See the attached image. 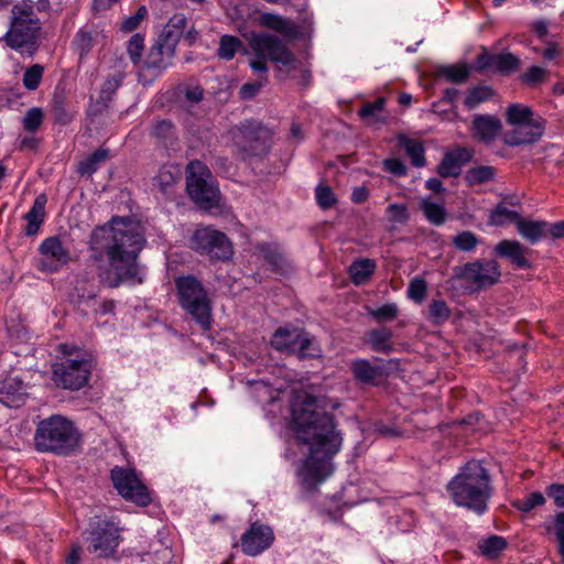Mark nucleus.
I'll list each match as a JSON object with an SVG mask.
<instances>
[{
  "label": "nucleus",
  "instance_id": "obj_1",
  "mask_svg": "<svg viewBox=\"0 0 564 564\" xmlns=\"http://www.w3.org/2000/svg\"><path fill=\"white\" fill-rule=\"evenodd\" d=\"M316 397L303 393L292 404V427L297 441L308 446V455L301 469L302 485L315 490L333 471L332 458L339 452L341 436L334 416L319 410Z\"/></svg>",
  "mask_w": 564,
  "mask_h": 564
},
{
  "label": "nucleus",
  "instance_id": "obj_2",
  "mask_svg": "<svg viewBox=\"0 0 564 564\" xmlns=\"http://www.w3.org/2000/svg\"><path fill=\"white\" fill-rule=\"evenodd\" d=\"M144 245L142 226L130 217H112L108 224L95 228L90 236L91 258L108 263L99 272L100 283L111 289L123 282L143 283L138 258Z\"/></svg>",
  "mask_w": 564,
  "mask_h": 564
},
{
  "label": "nucleus",
  "instance_id": "obj_3",
  "mask_svg": "<svg viewBox=\"0 0 564 564\" xmlns=\"http://www.w3.org/2000/svg\"><path fill=\"white\" fill-rule=\"evenodd\" d=\"M446 489L456 506L482 514L492 495L490 474L481 462L471 459L459 468Z\"/></svg>",
  "mask_w": 564,
  "mask_h": 564
},
{
  "label": "nucleus",
  "instance_id": "obj_4",
  "mask_svg": "<svg viewBox=\"0 0 564 564\" xmlns=\"http://www.w3.org/2000/svg\"><path fill=\"white\" fill-rule=\"evenodd\" d=\"M186 23L187 19L183 13H176L170 18L140 65L138 70L140 83L152 84L172 66Z\"/></svg>",
  "mask_w": 564,
  "mask_h": 564
},
{
  "label": "nucleus",
  "instance_id": "obj_5",
  "mask_svg": "<svg viewBox=\"0 0 564 564\" xmlns=\"http://www.w3.org/2000/svg\"><path fill=\"white\" fill-rule=\"evenodd\" d=\"M80 437L78 429L70 420L62 415H51L37 423L34 446L41 453L67 456L79 446Z\"/></svg>",
  "mask_w": 564,
  "mask_h": 564
},
{
  "label": "nucleus",
  "instance_id": "obj_6",
  "mask_svg": "<svg viewBox=\"0 0 564 564\" xmlns=\"http://www.w3.org/2000/svg\"><path fill=\"white\" fill-rule=\"evenodd\" d=\"M249 46L254 55L249 66L256 74H268V61L282 66H291L295 62L294 54L285 43L271 33H251Z\"/></svg>",
  "mask_w": 564,
  "mask_h": 564
},
{
  "label": "nucleus",
  "instance_id": "obj_7",
  "mask_svg": "<svg viewBox=\"0 0 564 564\" xmlns=\"http://www.w3.org/2000/svg\"><path fill=\"white\" fill-rule=\"evenodd\" d=\"M120 522L116 517L94 516L84 531L87 551L97 557L108 558L115 555L121 542Z\"/></svg>",
  "mask_w": 564,
  "mask_h": 564
},
{
  "label": "nucleus",
  "instance_id": "obj_8",
  "mask_svg": "<svg viewBox=\"0 0 564 564\" xmlns=\"http://www.w3.org/2000/svg\"><path fill=\"white\" fill-rule=\"evenodd\" d=\"M186 191L200 209L210 210L218 206L219 189L208 167L197 160L191 161L186 167Z\"/></svg>",
  "mask_w": 564,
  "mask_h": 564
},
{
  "label": "nucleus",
  "instance_id": "obj_9",
  "mask_svg": "<svg viewBox=\"0 0 564 564\" xmlns=\"http://www.w3.org/2000/svg\"><path fill=\"white\" fill-rule=\"evenodd\" d=\"M181 306L203 329H208L212 319L210 302L202 283L193 275L181 276L175 281Z\"/></svg>",
  "mask_w": 564,
  "mask_h": 564
},
{
  "label": "nucleus",
  "instance_id": "obj_10",
  "mask_svg": "<svg viewBox=\"0 0 564 564\" xmlns=\"http://www.w3.org/2000/svg\"><path fill=\"white\" fill-rule=\"evenodd\" d=\"M232 138L243 159H248L269 151L271 132L261 122L245 121L232 131Z\"/></svg>",
  "mask_w": 564,
  "mask_h": 564
},
{
  "label": "nucleus",
  "instance_id": "obj_11",
  "mask_svg": "<svg viewBox=\"0 0 564 564\" xmlns=\"http://www.w3.org/2000/svg\"><path fill=\"white\" fill-rule=\"evenodd\" d=\"M39 258L35 259V268L42 273H56L68 267L73 261L68 242L61 236L45 238L37 248Z\"/></svg>",
  "mask_w": 564,
  "mask_h": 564
},
{
  "label": "nucleus",
  "instance_id": "obj_12",
  "mask_svg": "<svg viewBox=\"0 0 564 564\" xmlns=\"http://www.w3.org/2000/svg\"><path fill=\"white\" fill-rule=\"evenodd\" d=\"M454 276L470 284L475 290H482L497 284L501 276L500 265L496 260H475L456 265Z\"/></svg>",
  "mask_w": 564,
  "mask_h": 564
},
{
  "label": "nucleus",
  "instance_id": "obj_13",
  "mask_svg": "<svg viewBox=\"0 0 564 564\" xmlns=\"http://www.w3.org/2000/svg\"><path fill=\"white\" fill-rule=\"evenodd\" d=\"M191 248L212 260H228L231 258L232 245L228 237L212 227L197 228L189 240Z\"/></svg>",
  "mask_w": 564,
  "mask_h": 564
},
{
  "label": "nucleus",
  "instance_id": "obj_14",
  "mask_svg": "<svg viewBox=\"0 0 564 564\" xmlns=\"http://www.w3.org/2000/svg\"><path fill=\"white\" fill-rule=\"evenodd\" d=\"M110 478L118 494L127 501L140 507H147L151 503L152 498L149 489L134 469L115 466L110 470Z\"/></svg>",
  "mask_w": 564,
  "mask_h": 564
},
{
  "label": "nucleus",
  "instance_id": "obj_15",
  "mask_svg": "<svg viewBox=\"0 0 564 564\" xmlns=\"http://www.w3.org/2000/svg\"><path fill=\"white\" fill-rule=\"evenodd\" d=\"M90 372V360L85 358H66L53 366L52 378L57 387L68 390H79L88 383Z\"/></svg>",
  "mask_w": 564,
  "mask_h": 564
},
{
  "label": "nucleus",
  "instance_id": "obj_16",
  "mask_svg": "<svg viewBox=\"0 0 564 564\" xmlns=\"http://www.w3.org/2000/svg\"><path fill=\"white\" fill-rule=\"evenodd\" d=\"M273 541V530L269 525L256 521L241 535L240 544L246 555L257 556L268 550Z\"/></svg>",
  "mask_w": 564,
  "mask_h": 564
},
{
  "label": "nucleus",
  "instance_id": "obj_17",
  "mask_svg": "<svg viewBox=\"0 0 564 564\" xmlns=\"http://www.w3.org/2000/svg\"><path fill=\"white\" fill-rule=\"evenodd\" d=\"M40 21L36 24H10L9 31L6 33L4 39L7 44L20 52H26L30 55L35 51L36 37L40 31Z\"/></svg>",
  "mask_w": 564,
  "mask_h": 564
},
{
  "label": "nucleus",
  "instance_id": "obj_18",
  "mask_svg": "<svg viewBox=\"0 0 564 564\" xmlns=\"http://www.w3.org/2000/svg\"><path fill=\"white\" fill-rule=\"evenodd\" d=\"M545 129L544 119H535V121H528L513 127L503 135V141L507 145L518 147L524 144L535 143L541 139Z\"/></svg>",
  "mask_w": 564,
  "mask_h": 564
},
{
  "label": "nucleus",
  "instance_id": "obj_19",
  "mask_svg": "<svg viewBox=\"0 0 564 564\" xmlns=\"http://www.w3.org/2000/svg\"><path fill=\"white\" fill-rule=\"evenodd\" d=\"M123 78L124 75L121 72H116L106 78L101 85L98 98L89 105V116H99L108 109L112 97L122 85Z\"/></svg>",
  "mask_w": 564,
  "mask_h": 564
},
{
  "label": "nucleus",
  "instance_id": "obj_20",
  "mask_svg": "<svg viewBox=\"0 0 564 564\" xmlns=\"http://www.w3.org/2000/svg\"><path fill=\"white\" fill-rule=\"evenodd\" d=\"M494 252L500 258L508 259L516 268L528 269L531 267L525 257L529 249L517 240H501L496 245Z\"/></svg>",
  "mask_w": 564,
  "mask_h": 564
},
{
  "label": "nucleus",
  "instance_id": "obj_21",
  "mask_svg": "<svg viewBox=\"0 0 564 564\" xmlns=\"http://www.w3.org/2000/svg\"><path fill=\"white\" fill-rule=\"evenodd\" d=\"M475 135L484 143H491L502 129L499 118L492 115H476L471 121Z\"/></svg>",
  "mask_w": 564,
  "mask_h": 564
},
{
  "label": "nucleus",
  "instance_id": "obj_22",
  "mask_svg": "<svg viewBox=\"0 0 564 564\" xmlns=\"http://www.w3.org/2000/svg\"><path fill=\"white\" fill-rule=\"evenodd\" d=\"M471 159V152L465 148L456 149L444 155L437 166V173L442 177H456L460 174L464 164Z\"/></svg>",
  "mask_w": 564,
  "mask_h": 564
},
{
  "label": "nucleus",
  "instance_id": "obj_23",
  "mask_svg": "<svg viewBox=\"0 0 564 564\" xmlns=\"http://www.w3.org/2000/svg\"><path fill=\"white\" fill-rule=\"evenodd\" d=\"M350 370L354 378L364 384L378 386L383 377L382 367L375 366L367 359L352 360Z\"/></svg>",
  "mask_w": 564,
  "mask_h": 564
},
{
  "label": "nucleus",
  "instance_id": "obj_24",
  "mask_svg": "<svg viewBox=\"0 0 564 564\" xmlns=\"http://www.w3.org/2000/svg\"><path fill=\"white\" fill-rule=\"evenodd\" d=\"M254 248L256 251L271 265L273 271L283 273L290 268L288 258L279 245L261 242Z\"/></svg>",
  "mask_w": 564,
  "mask_h": 564
},
{
  "label": "nucleus",
  "instance_id": "obj_25",
  "mask_svg": "<svg viewBox=\"0 0 564 564\" xmlns=\"http://www.w3.org/2000/svg\"><path fill=\"white\" fill-rule=\"evenodd\" d=\"M46 203L47 196L45 194L42 193L35 197L31 209L24 216V219L28 223L24 228L25 236L32 237L40 231L45 218Z\"/></svg>",
  "mask_w": 564,
  "mask_h": 564
},
{
  "label": "nucleus",
  "instance_id": "obj_26",
  "mask_svg": "<svg viewBox=\"0 0 564 564\" xmlns=\"http://www.w3.org/2000/svg\"><path fill=\"white\" fill-rule=\"evenodd\" d=\"M26 397L22 381L15 378L6 379L0 387V401L9 406H20Z\"/></svg>",
  "mask_w": 564,
  "mask_h": 564
},
{
  "label": "nucleus",
  "instance_id": "obj_27",
  "mask_svg": "<svg viewBox=\"0 0 564 564\" xmlns=\"http://www.w3.org/2000/svg\"><path fill=\"white\" fill-rule=\"evenodd\" d=\"M50 107L55 122L68 124L74 119L75 110L64 90H55Z\"/></svg>",
  "mask_w": 564,
  "mask_h": 564
},
{
  "label": "nucleus",
  "instance_id": "obj_28",
  "mask_svg": "<svg viewBox=\"0 0 564 564\" xmlns=\"http://www.w3.org/2000/svg\"><path fill=\"white\" fill-rule=\"evenodd\" d=\"M517 229L530 243H536L542 238L547 237L549 223L543 220H525L521 217Z\"/></svg>",
  "mask_w": 564,
  "mask_h": 564
},
{
  "label": "nucleus",
  "instance_id": "obj_29",
  "mask_svg": "<svg viewBox=\"0 0 564 564\" xmlns=\"http://www.w3.org/2000/svg\"><path fill=\"white\" fill-rule=\"evenodd\" d=\"M302 329L297 328H278L272 338L271 345L280 351L295 352V346Z\"/></svg>",
  "mask_w": 564,
  "mask_h": 564
},
{
  "label": "nucleus",
  "instance_id": "obj_30",
  "mask_svg": "<svg viewBox=\"0 0 564 564\" xmlns=\"http://www.w3.org/2000/svg\"><path fill=\"white\" fill-rule=\"evenodd\" d=\"M260 24L288 37H294L297 32L296 25L291 20L273 13H263L260 17Z\"/></svg>",
  "mask_w": 564,
  "mask_h": 564
},
{
  "label": "nucleus",
  "instance_id": "obj_31",
  "mask_svg": "<svg viewBox=\"0 0 564 564\" xmlns=\"http://www.w3.org/2000/svg\"><path fill=\"white\" fill-rule=\"evenodd\" d=\"M521 219V215L512 210L508 207V204L506 200L500 202L496 205V207L490 212L488 217V224L490 226H506L509 224H514L516 226Z\"/></svg>",
  "mask_w": 564,
  "mask_h": 564
},
{
  "label": "nucleus",
  "instance_id": "obj_32",
  "mask_svg": "<svg viewBox=\"0 0 564 564\" xmlns=\"http://www.w3.org/2000/svg\"><path fill=\"white\" fill-rule=\"evenodd\" d=\"M376 268L377 264L375 260L359 259L350 264L348 272L352 283L355 285H361L370 280Z\"/></svg>",
  "mask_w": 564,
  "mask_h": 564
},
{
  "label": "nucleus",
  "instance_id": "obj_33",
  "mask_svg": "<svg viewBox=\"0 0 564 564\" xmlns=\"http://www.w3.org/2000/svg\"><path fill=\"white\" fill-rule=\"evenodd\" d=\"M535 119L543 118L535 115L529 106L512 104L506 109V121L510 126L517 127L528 121H535Z\"/></svg>",
  "mask_w": 564,
  "mask_h": 564
},
{
  "label": "nucleus",
  "instance_id": "obj_34",
  "mask_svg": "<svg viewBox=\"0 0 564 564\" xmlns=\"http://www.w3.org/2000/svg\"><path fill=\"white\" fill-rule=\"evenodd\" d=\"M398 143L405 151L414 166L422 167L425 165V150L421 141L401 135L398 139Z\"/></svg>",
  "mask_w": 564,
  "mask_h": 564
},
{
  "label": "nucleus",
  "instance_id": "obj_35",
  "mask_svg": "<svg viewBox=\"0 0 564 564\" xmlns=\"http://www.w3.org/2000/svg\"><path fill=\"white\" fill-rule=\"evenodd\" d=\"M181 171L175 165H163L153 177V186L161 193L167 194L176 180L180 178Z\"/></svg>",
  "mask_w": 564,
  "mask_h": 564
},
{
  "label": "nucleus",
  "instance_id": "obj_36",
  "mask_svg": "<svg viewBox=\"0 0 564 564\" xmlns=\"http://www.w3.org/2000/svg\"><path fill=\"white\" fill-rule=\"evenodd\" d=\"M386 106V98L379 97L372 102H365L358 111L359 117L369 124L384 123L382 116Z\"/></svg>",
  "mask_w": 564,
  "mask_h": 564
},
{
  "label": "nucleus",
  "instance_id": "obj_37",
  "mask_svg": "<svg viewBox=\"0 0 564 564\" xmlns=\"http://www.w3.org/2000/svg\"><path fill=\"white\" fill-rule=\"evenodd\" d=\"M36 21H40L36 17L31 0H22L21 2L13 6L11 10V23L10 24H29L34 25Z\"/></svg>",
  "mask_w": 564,
  "mask_h": 564
},
{
  "label": "nucleus",
  "instance_id": "obj_38",
  "mask_svg": "<svg viewBox=\"0 0 564 564\" xmlns=\"http://www.w3.org/2000/svg\"><path fill=\"white\" fill-rule=\"evenodd\" d=\"M497 171L490 165H480L466 171L464 180L468 186L481 185L495 180Z\"/></svg>",
  "mask_w": 564,
  "mask_h": 564
},
{
  "label": "nucleus",
  "instance_id": "obj_39",
  "mask_svg": "<svg viewBox=\"0 0 564 564\" xmlns=\"http://www.w3.org/2000/svg\"><path fill=\"white\" fill-rule=\"evenodd\" d=\"M391 338L392 332L387 327L372 329L368 334L369 344L377 352H390L392 350Z\"/></svg>",
  "mask_w": 564,
  "mask_h": 564
},
{
  "label": "nucleus",
  "instance_id": "obj_40",
  "mask_svg": "<svg viewBox=\"0 0 564 564\" xmlns=\"http://www.w3.org/2000/svg\"><path fill=\"white\" fill-rule=\"evenodd\" d=\"M421 210L432 225L442 226L447 219L445 207L427 198L421 200Z\"/></svg>",
  "mask_w": 564,
  "mask_h": 564
},
{
  "label": "nucleus",
  "instance_id": "obj_41",
  "mask_svg": "<svg viewBox=\"0 0 564 564\" xmlns=\"http://www.w3.org/2000/svg\"><path fill=\"white\" fill-rule=\"evenodd\" d=\"M451 313L452 311L444 300H433L429 304L426 318L432 325L438 326L449 319Z\"/></svg>",
  "mask_w": 564,
  "mask_h": 564
},
{
  "label": "nucleus",
  "instance_id": "obj_42",
  "mask_svg": "<svg viewBox=\"0 0 564 564\" xmlns=\"http://www.w3.org/2000/svg\"><path fill=\"white\" fill-rule=\"evenodd\" d=\"M494 94V89L489 86L479 85L471 87L464 99V106L469 110L475 109L480 104L489 100Z\"/></svg>",
  "mask_w": 564,
  "mask_h": 564
},
{
  "label": "nucleus",
  "instance_id": "obj_43",
  "mask_svg": "<svg viewBox=\"0 0 564 564\" xmlns=\"http://www.w3.org/2000/svg\"><path fill=\"white\" fill-rule=\"evenodd\" d=\"M294 354H297V356L302 359L316 358L321 356V349L318 348L314 338L302 330L299 336Z\"/></svg>",
  "mask_w": 564,
  "mask_h": 564
},
{
  "label": "nucleus",
  "instance_id": "obj_44",
  "mask_svg": "<svg viewBox=\"0 0 564 564\" xmlns=\"http://www.w3.org/2000/svg\"><path fill=\"white\" fill-rule=\"evenodd\" d=\"M240 48H243V43L239 37L234 35H223L219 41L217 56L221 59L230 61Z\"/></svg>",
  "mask_w": 564,
  "mask_h": 564
},
{
  "label": "nucleus",
  "instance_id": "obj_45",
  "mask_svg": "<svg viewBox=\"0 0 564 564\" xmlns=\"http://www.w3.org/2000/svg\"><path fill=\"white\" fill-rule=\"evenodd\" d=\"M109 156V151L106 149H98L88 158L83 160L78 165V173L82 175H91L95 173L99 164L105 162Z\"/></svg>",
  "mask_w": 564,
  "mask_h": 564
},
{
  "label": "nucleus",
  "instance_id": "obj_46",
  "mask_svg": "<svg viewBox=\"0 0 564 564\" xmlns=\"http://www.w3.org/2000/svg\"><path fill=\"white\" fill-rule=\"evenodd\" d=\"M368 315L377 323H386L394 321L400 313L395 303H387L379 307H367Z\"/></svg>",
  "mask_w": 564,
  "mask_h": 564
},
{
  "label": "nucleus",
  "instance_id": "obj_47",
  "mask_svg": "<svg viewBox=\"0 0 564 564\" xmlns=\"http://www.w3.org/2000/svg\"><path fill=\"white\" fill-rule=\"evenodd\" d=\"M495 70L509 75L519 69L521 62L512 53L496 54Z\"/></svg>",
  "mask_w": 564,
  "mask_h": 564
},
{
  "label": "nucleus",
  "instance_id": "obj_48",
  "mask_svg": "<svg viewBox=\"0 0 564 564\" xmlns=\"http://www.w3.org/2000/svg\"><path fill=\"white\" fill-rule=\"evenodd\" d=\"M144 51V35L141 33L133 34L127 43V53L134 66L140 68L143 63L142 55Z\"/></svg>",
  "mask_w": 564,
  "mask_h": 564
},
{
  "label": "nucleus",
  "instance_id": "obj_49",
  "mask_svg": "<svg viewBox=\"0 0 564 564\" xmlns=\"http://www.w3.org/2000/svg\"><path fill=\"white\" fill-rule=\"evenodd\" d=\"M452 245L459 251L471 252L479 245V238L473 231L464 230L453 237Z\"/></svg>",
  "mask_w": 564,
  "mask_h": 564
},
{
  "label": "nucleus",
  "instance_id": "obj_50",
  "mask_svg": "<svg viewBox=\"0 0 564 564\" xmlns=\"http://www.w3.org/2000/svg\"><path fill=\"white\" fill-rule=\"evenodd\" d=\"M469 68L466 65H448L443 66L440 69V75L445 77L447 80L462 84L469 77Z\"/></svg>",
  "mask_w": 564,
  "mask_h": 564
},
{
  "label": "nucleus",
  "instance_id": "obj_51",
  "mask_svg": "<svg viewBox=\"0 0 564 564\" xmlns=\"http://www.w3.org/2000/svg\"><path fill=\"white\" fill-rule=\"evenodd\" d=\"M506 546V540L498 535H491L479 542L481 553L489 557H496Z\"/></svg>",
  "mask_w": 564,
  "mask_h": 564
},
{
  "label": "nucleus",
  "instance_id": "obj_52",
  "mask_svg": "<svg viewBox=\"0 0 564 564\" xmlns=\"http://www.w3.org/2000/svg\"><path fill=\"white\" fill-rule=\"evenodd\" d=\"M549 77V70L541 66H531L521 74L520 79L529 87H535L544 83Z\"/></svg>",
  "mask_w": 564,
  "mask_h": 564
},
{
  "label": "nucleus",
  "instance_id": "obj_53",
  "mask_svg": "<svg viewBox=\"0 0 564 564\" xmlns=\"http://www.w3.org/2000/svg\"><path fill=\"white\" fill-rule=\"evenodd\" d=\"M544 496L539 491H534L527 495L522 499L516 500L512 505L522 512H530L534 508L544 505Z\"/></svg>",
  "mask_w": 564,
  "mask_h": 564
},
{
  "label": "nucleus",
  "instance_id": "obj_54",
  "mask_svg": "<svg viewBox=\"0 0 564 564\" xmlns=\"http://www.w3.org/2000/svg\"><path fill=\"white\" fill-rule=\"evenodd\" d=\"M427 284L424 279L420 276L413 278L408 286V297L415 303H422L426 296Z\"/></svg>",
  "mask_w": 564,
  "mask_h": 564
},
{
  "label": "nucleus",
  "instance_id": "obj_55",
  "mask_svg": "<svg viewBox=\"0 0 564 564\" xmlns=\"http://www.w3.org/2000/svg\"><path fill=\"white\" fill-rule=\"evenodd\" d=\"M43 122V111L41 108H31L26 111L22 119L24 130L34 133L39 130Z\"/></svg>",
  "mask_w": 564,
  "mask_h": 564
},
{
  "label": "nucleus",
  "instance_id": "obj_56",
  "mask_svg": "<svg viewBox=\"0 0 564 564\" xmlns=\"http://www.w3.org/2000/svg\"><path fill=\"white\" fill-rule=\"evenodd\" d=\"M75 50L79 53L80 58L86 56L94 46V39L91 32L87 30H79L74 39Z\"/></svg>",
  "mask_w": 564,
  "mask_h": 564
},
{
  "label": "nucleus",
  "instance_id": "obj_57",
  "mask_svg": "<svg viewBox=\"0 0 564 564\" xmlns=\"http://www.w3.org/2000/svg\"><path fill=\"white\" fill-rule=\"evenodd\" d=\"M44 67L42 65L35 64L29 67L23 75V86L28 90H35L43 77Z\"/></svg>",
  "mask_w": 564,
  "mask_h": 564
},
{
  "label": "nucleus",
  "instance_id": "obj_58",
  "mask_svg": "<svg viewBox=\"0 0 564 564\" xmlns=\"http://www.w3.org/2000/svg\"><path fill=\"white\" fill-rule=\"evenodd\" d=\"M151 135L164 142L174 135V126L170 120H159L153 124Z\"/></svg>",
  "mask_w": 564,
  "mask_h": 564
},
{
  "label": "nucleus",
  "instance_id": "obj_59",
  "mask_svg": "<svg viewBox=\"0 0 564 564\" xmlns=\"http://www.w3.org/2000/svg\"><path fill=\"white\" fill-rule=\"evenodd\" d=\"M316 202L323 209L333 207L336 203V197L328 185L318 184L315 189Z\"/></svg>",
  "mask_w": 564,
  "mask_h": 564
},
{
  "label": "nucleus",
  "instance_id": "obj_60",
  "mask_svg": "<svg viewBox=\"0 0 564 564\" xmlns=\"http://www.w3.org/2000/svg\"><path fill=\"white\" fill-rule=\"evenodd\" d=\"M258 79L252 83H246L240 88V97L242 99H251L253 98L260 89L267 84L268 82V74H257Z\"/></svg>",
  "mask_w": 564,
  "mask_h": 564
},
{
  "label": "nucleus",
  "instance_id": "obj_61",
  "mask_svg": "<svg viewBox=\"0 0 564 564\" xmlns=\"http://www.w3.org/2000/svg\"><path fill=\"white\" fill-rule=\"evenodd\" d=\"M386 213L392 224H405L410 218L409 209L404 204H390Z\"/></svg>",
  "mask_w": 564,
  "mask_h": 564
},
{
  "label": "nucleus",
  "instance_id": "obj_62",
  "mask_svg": "<svg viewBox=\"0 0 564 564\" xmlns=\"http://www.w3.org/2000/svg\"><path fill=\"white\" fill-rule=\"evenodd\" d=\"M148 17V9L145 6H141L137 12L131 15V17H128L127 19H124L121 23V31L123 32H132L134 30H137L141 22L145 20V18Z\"/></svg>",
  "mask_w": 564,
  "mask_h": 564
},
{
  "label": "nucleus",
  "instance_id": "obj_63",
  "mask_svg": "<svg viewBox=\"0 0 564 564\" xmlns=\"http://www.w3.org/2000/svg\"><path fill=\"white\" fill-rule=\"evenodd\" d=\"M554 533L557 541V550L564 561V511L558 512L554 519Z\"/></svg>",
  "mask_w": 564,
  "mask_h": 564
},
{
  "label": "nucleus",
  "instance_id": "obj_64",
  "mask_svg": "<svg viewBox=\"0 0 564 564\" xmlns=\"http://www.w3.org/2000/svg\"><path fill=\"white\" fill-rule=\"evenodd\" d=\"M547 495L557 507H564V485H551L547 489Z\"/></svg>",
  "mask_w": 564,
  "mask_h": 564
}]
</instances>
